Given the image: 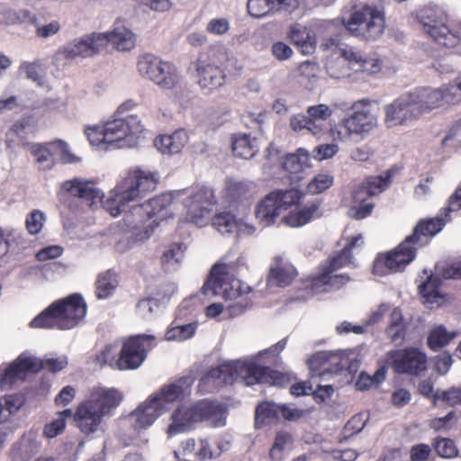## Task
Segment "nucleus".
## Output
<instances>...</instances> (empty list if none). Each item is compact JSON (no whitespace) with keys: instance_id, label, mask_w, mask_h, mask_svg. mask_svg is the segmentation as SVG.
<instances>
[{"instance_id":"nucleus-54","label":"nucleus","mask_w":461,"mask_h":461,"mask_svg":"<svg viewBox=\"0 0 461 461\" xmlns=\"http://www.w3.org/2000/svg\"><path fill=\"white\" fill-rule=\"evenodd\" d=\"M104 130V124L95 125L92 127H87L86 129V134L92 145H106V147L104 148L106 149L110 148L108 147V140H106V137L104 135L105 131Z\"/></svg>"},{"instance_id":"nucleus-56","label":"nucleus","mask_w":461,"mask_h":461,"mask_svg":"<svg viewBox=\"0 0 461 461\" xmlns=\"http://www.w3.org/2000/svg\"><path fill=\"white\" fill-rule=\"evenodd\" d=\"M207 57L209 63L221 65L229 59L227 49L220 44L212 45L208 49Z\"/></svg>"},{"instance_id":"nucleus-63","label":"nucleus","mask_w":461,"mask_h":461,"mask_svg":"<svg viewBox=\"0 0 461 461\" xmlns=\"http://www.w3.org/2000/svg\"><path fill=\"white\" fill-rule=\"evenodd\" d=\"M366 425V420L361 413L352 416L346 423L344 429L350 435L360 432Z\"/></svg>"},{"instance_id":"nucleus-19","label":"nucleus","mask_w":461,"mask_h":461,"mask_svg":"<svg viewBox=\"0 0 461 461\" xmlns=\"http://www.w3.org/2000/svg\"><path fill=\"white\" fill-rule=\"evenodd\" d=\"M172 203V196L170 194H162L158 196L149 199L146 203L136 204L131 207L133 215L142 216L147 213L146 221H151L147 225L148 228L154 230L155 228H166L168 212L165 211Z\"/></svg>"},{"instance_id":"nucleus-21","label":"nucleus","mask_w":461,"mask_h":461,"mask_svg":"<svg viewBox=\"0 0 461 461\" xmlns=\"http://www.w3.org/2000/svg\"><path fill=\"white\" fill-rule=\"evenodd\" d=\"M104 37L101 32H93L76 38L68 42L62 50L66 59L89 58L104 50Z\"/></svg>"},{"instance_id":"nucleus-5","label":"nucleus","mask_w":461,"mask_h":461,"mask_svg":"<svg viewBox=\"0 0 461 461\" xmlns=\"http://www.w3.org/2000/svg\"><path fill=\"white\" fill-rule=\"evenodd\" d=\"M154 340L152 335L130 336L122 340L119 353L113 345H106L97 355V361L121 371L135 370L145 361L148 350L152 347Z\"/></svg>"},{"instance_id":"nucleus-50","label":"nucleus","mask_w":461,"mask_h":461,"mask_svg":"<svg viewBox=\"0 0 461 461\" xmlns=\"http://www.w3.org/2000/svg\"><path fill=\"white\" fill-rule=\"evenodd\" d=\"M273 0H249L247 8L249 14L256 18L274 14Z\"/></svg>"},{"instance_id":"nucleus-3","label":"nucleus","mask_w":461,"mask_h":461,"mask_svg":"<svg viewBox=\"0 0 461 461\" xmlns=\"http://www.w3.org/2000/svg\"><path fill=\"white\" fill-rule=\"evenodd\" d=\"M205 295H221L225 300L233 301L227 306L230 316H238L252 306L249 293L240 288V281L230 273V265L218 262L211 268L209 276L202 287Z\"/></svg>"},{"instance_id":"nucleus-26","label":"nucleus","mask_w":461,"mask_h":461,"mask_svg":"<svg viewBox=\"0 0 461 461\" xmlns=\"http://www.w3.org/2000/svg\"><path fill=\"white\" fill-rule=\"evenodd\" d=\"M442 277L430 274L419 286V295L421 303L429 309L440 307L446 302V294L440 292Z\"/></svg>"},{"instance_id":"nucleus-29","label":"nucleus","mask_w":461,"mask_h":461,"mask_svg":"<svg viewBox=\"0 0 461 461\" xmlns=\"http://www.w3.org/2000/svg\"><path fill=\"white\" fill-rule=\"evenodd\" d=\"M37 357L20 355L0 375V388L3 390L7 385H11L21 375L28 372L37 374Z\"/></svg>"},{"instance_id":"nucleus-34","label":"nucleus","mask_w":461,"mask_h":461,"mask_svg":"<svg viewBox=\"0 0 461 461\" xmlns=\"http://www.w3.org/2000/svg\"><path fill=\"white\" fill-rule=\"evenodd\" d=\"M277 197V194L270 193L258 205L256 212L257 219L264 222L266 226L275 223L282 210L276 202Z\"/></svg>"},{"instance_id":"nucleus-36","label":"nucleus","mask_w":461,"mask_h":461,"mask_svg":"<svg viewBox=\"0 0 461 461\" xmlns=\"http://www.w3.org/2000/svg\"><path fill=\"white\" fill-rule=\"evenodd\" d=\"M293 437L289 432L278 431L269 449L268 457L270 461H284L286 450L293 446Z\"/></svg>"},{"instance_id":"nucleus-7","label":"nucleus","mask_w":461,"mask_h":461,"mask_svg":"<svg viewBox=\"0 0 461 461\" xmlns=\"http://www.w3.org/2000/svg\"><path fill=\"white\" fill-rule=\"evenodd\" d=\"M438 232H412L394 249L379 253L373 262V274L380 276L402 271L416 257L421 236L433 237Z\"/></svg>"},{"instance_id":"nucleus-42","label":"nucleus","mask_w":461,"mask_h":461,"mask_svg":"<svg viewBox=\"0 0 461 461\" xmlns=\"http://www.w3.org/2000/svg\"><path fill=\"white\" fill-rule=\"evenodd\" d=\"M24 404V398L19 394H6L0 398V423L15 413Z\"/></svg>"},{"instance_id":"nucleus-22","label":"nucleus","mask_w":461,"mask_h":461,"mask_svg":"<svg viewBox=\"0 0 461 461\" xmlns=\"http://www.w3.org/2000/svg\"><path fill=\"white\" fill-rule=\"evenodd\" d=\"M163 413L158 405L151 401V396L149 395L144 402L140 404L129 415L128 420L133 430L140 432L151 426Z\"/></svg>"},{"instance_id":"nucleus-52","label":"nucleus","mask_w":461,"mask_h":461,"mask_svg":"<svg viewBox=\"0 0 461 461\" xmlns=\"http://www.w3.org/2000/svg\"><path fill=\"white\" fill-rule=\"evenodd\" d=\"M37 365L38 373L45 369L50 373L56 374L63 370L68 366V360L65 357L46 359L37 358Z\"/></svg>"},{"instance_id":"nucleus-31","label":"nucleus","mask_w":461,"mask_h":461,"mask_svg":"<svg viewBox=\"0 0 461 461\" xmlns=\"http://www.w3.org/2000/svg\"><path fill=\"white\" fill-rule=\"evenodd\" d=\"M104 37V49L107 43L113 46L119 51H128L135 46V34L126 28L124 25L116 23L113 31L103 33Z\"/></svg>"},{"instance_id":"nucleus-39","label":"nucleus","mask_w":461,"mask_h":461,"mask_svg":"<svg viewBox=\"0 0 461 461\" xmlns=\"http://www.w3.org/2000/svg\"><path fill=\"white\" fill-rule=\"evenodd\" d=\"M318 210L319 205L317 203H313L297 212H292L282 217L281 221L286 227L298 228L310 221Z\"/></svg>"},{"instance_id":"nucleus-23","label":"nucleus","mask_w":461,"mask_h":461,"mask_svg":"<svg viewBox=\"0 0 461 461\" xmlns=\"http://www.w3.org/2000/svg\"><path fill=\"white\" fill-rule=\"evenodd\" d=\"M460 209L461 186L449 197L447 206L443 208L438 216L420 220L412 230H442L446 223L451 220L449 213Z\"/></svg>"},{"instance_id":"nucleus-58","label":"nucleus","mask_w":461,"mask_h":461,"mask_svg":"<svg viewBox=\"0 0 461 461\" xmlns=\"http://www.w3.org/2000/svg\"><path fill=\"white\" fill-rule=\"evenodd\" d=\"M46 221V215L40 210H32L26 217L28 230H41Z\"/></svg>"},{"instance_id":"nucleus-30","label":"nucleus","mask_w":461,"mask_h":461,"mask_svg":"<svg viewBox=\"0 0 461 461\" xmlns=\"http://www.w3.org/2000/svg\"><path fill=\"white\" fill-rule=\"evenodd\" d=\"M199 86L207 90H212L223 85L225 75L218 65L205 63L199 58L196 66Z\"/></svg>"},{"instance_id":"nucleus-57","label":"nucleus","mask_w":461,"mask_h":461,"mask_svg":"<svg viewBox=\"0 0 461 461\" xmlns=\"http://www.w3.org/2000/svg\"><path fill=\"white\" fill-rule=\"evenodd\" d=\"M431 455V447L425 443L416 444L410 449L411 461H428Z\"/></svg>"},{"instance_id":"nucleus-28","label":"nucleus","mask_w":461,"mask_h":461,"mask_svg":"<svg viewBox=\"0 0 461 461\" xmlns=\"http://www.w3.org/2000/svg\"><path fill=\"white\" fill-rule=\"evenodd\" d=\"M104 416L86 399L78 404L74 420L81 432L89 434L97 430Z\"/></svg>"},{"instance_id":"nucleus-24","label":"nucleus","mask_w":461,"mask_h":461,"mask_svg":"<svg viewBox=\"0 0 461 461\" xmlns=\"http://www.w3.org/2000/svg\"><path fill=\"white\" fill-rule=\"evenodd\" d=\"M122 399L123 395L118 389L96 386L92 388L86 400L104 417L117 408Z\"/></svg>"},{"instance_id":"nucleus-46","label":"nucleus","mask_w":461,"mask_h":461,"mask_svg":"<svg viewBox=\"0 0 461 461\" xmlns=\"http://www.w3.org/2000/svg\"><path fill=\"white\" fill-rule=\"evenodd\" d=\"M256 422L268 423L279 419L278 404L265 402L258 405L256 409Z\"/></svg>"},{"instance_id":"nucleus-53","label":"nucleus","mask_w":461,"mask_h":461,"mask_svg":"<svg viewBox=\"0 0 461 461\" xmlns=\"http://www.w3.org/2000/svg\"><path fill=\"white\" fill-rule=\"evenodd\" d=\"M333 183V177L328 174L317 175L307 185L308 193L320 194L327 190Z\"/></svg>"},{"instance_id":"nucleus-60","label":"nucleus","mask_w":461,"mask_h":461,"mask_svg":"<svg viewBox=\"0 0 461 461\" xmlns=\"http://www.w3.org/2000/svg\"><path fill=\"white\" fill-rule=\"evenodd\" d=\"M63 253V248L58 245L47 246L36 253V258L39 261H47L60 257Z\"/></svg>"},{"instance_id":"nucleus-61","label":"nucleus","mask_w":461,"mask_h":461,"mask_svg":"<svg viewBox=\"0 0 461 461\" xmlns=\"http://www.w3.org/2000/svg\"><path fill=\"white\" fill-rule=\"evenodd\" d=\"M271 53L277 60L284 61L292 57L293 50L283 41H277L272 45Z\"/></svg>"},{"instance_id":"nucleus-8","label":"nucleus","mask_w":461,"mask_h":461,"mask_svg":"<svg viewBox=\"0 0 461 461\" xmlns=\"http://www.w3.org/2000/svg\"><path fill=\"white\" fill-rule=\"evenodd\" d=\"M132 105L131 102L122 104L114 113L113 118L104 123V131L109 148H131L137 144V138L143 131L141 121L137 115L122 117L123 112L131 108Z\"/></svg>"},{"instance_id":"nucleus-44","label":"nucleus","mask_w":461,"mask_h":461,"mask_svg":"<svg viewBox=\"0 0 461 461\" xmlns=\"http://www.w3.org/2000/svg\"><path fill=\"white\" fill-rule=\"evenodd\" d=\"M432 447L438 456L452 459L458 456L459 451L456 442L449 438L438 437L433 439Z\"/></svg>"},{"instance_id":"nucleus-33","label":"nucleus","mask_w":461,"mask_h":461,"mask_svg":"<svg viewBox=\"0 0 461 461\" xmlns=\"http://www.w3.org/2000/svg\"><path fill=\"white\" fill-rule=\"evenodd\" d=\"M384 333L394 346H402L405 341L407 323L404 321L402 312L399 308H394L392 311L390 323L386 327Z\"/></svg>"},{"instance_id":"nucleus-15","label":"nucleus","mask_w":461,"mask_h":461,"mask_svg":"<svg viewBox=\"0 0 461 461\" xmlns=\"http://www.w3.org/2000/svg\"><path fill=\"white\" fill-rule=\"evenodd\" d=\"M387 360L397 374L418 375L427 369V355L413 347L390 350L387 353Z\"/></svg>"},{"instance_id":"nucleus-48","label":"nucleus","mask_w":461,"mask_h":461,"mask_svg":"<svg viewBox=\"0 0 461 461\" xmlns=\"http://www.w3.org/2000/svg\"><path fill=\"white\" fill-rule=\"evenodd\" d=\"M212 226L214 228H235L236 230H242L246 227L242 220H238L232 213L222 212L215 214L212 218Z\"/></svg>"},{"instance_id":"nucleus-4","label":"nucleus","mask_w":461,"mask_h":461,"mask_svg":"<svg viewBox=\"0 0 461 461\" xmlns=\"http://www.w3.org/2000/svg\"><path fill=\"white\" fill-rule=\"evenodd\" d=\"M86 303L79 294H73L50 304L30 322L33 329L70 330L86 314Z\"/></svg>"},{"instance_id":"nucleus-64","label":"nucleus","mask_w":461,"mask_h":461,"mask_svg":"<svg viewBox=\"0 0 461 461\" xmlns=\"http://www.w3.org/2000/svg\"><path fill=\"white\" fill-rule=\"evenodd\" d=\"M60 30V24L58 21H52L48 24H39L36 27V35L40 38L47 39L57 34Z\"/></svg>"},{"instance_id":"nucleus-10","label":"nucleus","mask_w":461,"mask_h":461,"mask_svg":"<svg viewBox=\"0 0 461 461\" xmlns=\"http://www.w3.org/2000/svg\"><path fill=\"white\" fill-rule=\"evenodd\" d=\"M343 24L349 33L366 41H376L385 28L384 14L376 9L364 7L343 17Z\"/></svg>"},{"instance_id":"nucleus-62","label":"nucleus","mask_w":461,"mask_h":461,"mask_svg":"<svg viewBox=\"0 0 461 461\" xmlns=\"http://www.w3.org/2000/svg\"><path fill=\"white\" fill-rule=\"evenodd\" d=\"M65 427L66 421L64 419L58 418L45 425L43 433L47 438H52L62 433L65 429Z\"/></svg>"},{"instance_id":"nucleus-43","label":"nucleus","mask_w":461,"mask_h":461,"mask_svg":"<svg viewBox=\"0 0 461 461\" xmlns=\"http://www.w3.org/2000/svg\"><path fill=\"white\" fill-rule=\"evenodd\" d=\"M197 323L178 324L176 321L171 323L170 328L166 331L167 340H185L194 336Z\"/></svg>"},{"instance_id":"nucleus-20","label":"nucleus","mask_w":461,"mask_h":461,"mask_svg":"<svg viewBox=\"0 0 461 461\" xmlns=\"http://www.w3.org/2000/svg\"><path fill=\"white\" fill-rule=\"evenodd\" d=\"M384 113V122L389 128L404 124L420 116L411 92L401 95L392 104L386 105Z\"/></svg>"},{"instance_id":"nucleus-14","label":"nucleus","mask_w":461,"mask_h":461,"mask_svg":"<svg viewBox=\"0 0 461 461\" xmlns=\"http://www.w3.org/2000/svg\"><path fill=\"white\" fill-rule=\"evenodd\" d=\"M216 203L213 190L209 186H200L192 189L183 200L186 209L185 221L203 228L205 218L209 213L208 206Z\"/></svg>"},{"instance_id":"nucleus-32","label":"nucleus","mask_w":461,"mask_h":461,"mask_svg":"<svg viewBox=\"0 0 461 461\" xmlns=\"http://www.w3.org/2000/svg\"><path fill=\"white\" fill-rule=\"evenodd\" d=\"M187 131L180 129L171 135H162L155 139V146L164 154H176L181 151L188 141Z\"/></svg>"},{"instance_id":"nucleus-2","label":"nucleus","mask_w":461,"mask_h":461,"mask_svg":"<svg viewBox=\"0 0 461 461\" xmlns=\"http://www.w3.org/2000/svg\"><path fill=\"white\" fill-rule=\"evenodd\" d=\"M268 377L273 380L274 384L279 386H285L293 380V377L288 374L274 371L270 367L258 365L252 360L239 359L225 362L211 368L200 379L199 388L206 393H212L238 381L249 386L265 383Z\"/></svg>"},{"instance_id":"nucleus-55","label":"nucleus","mask_w":461,"mask_h":461,"mask_svg":"<svg viewBox=\"0 0 461 461\" xmlns=\"http://www.w3.org/2000/svg\"><path fill=\"white\" fill-rule=\"evenodd\" d=\"M435 401L442 400L450 406H456L461 403V388L451 387L446 391L438 390L435 392Z\"/></svg>"},{"instance_id":"nucleus-38","label":"nucleus","mask_w":461,"mask_h":461,"mask_svg":"<svg viewBox=\"0 0 461 461\" xmlns=\"http://www.w3.org/2000/svg\"><path fill=\"white\" fill-rule=\"evenodd\" d=\"M457 333L455 331L448 332L443 325L436 326L429 333L427 339L428 347L431 350L437 351L449 344V342L454 339Z\"/></svg>"},{"instance_id":"nucleus-12","label":"nucleus","mask_w":461,"mask_h":461,"mask_svg":"<svg viewBox=\"0 0 461 461\" xmlns=\"http://www.w3.org/2000/svg\"><path fill=\"white\" fill-rule=\"evenodd\" d=\"M392 175L387 171L384 176H370L366 177L353 192V205L349 213L356 219H363L368 216L374 207L371 203H366L369 197L377 195L388 188L391 184Z\"/></svg>"},{"instance_id":"nucleus-45","label":"nucleus","mask_w":461,"mask_h":461,"mask_svg":"<svg viewBox=\"0 0 461 461\" xmlns=\"http://www.w3.org/2000/svg\"><path fill=\"white\" fill-rule=\"evenodd\" d=\"M187 247L183 242L173 243L161 256V264L164 268L178 264L183 259Z\"/></svg>"},{"instance_id":"nucleus-27","label":"nucleus","mask_w":461,"mask_h":461,"mask_svg":"<svg viewBox=\"0 0 461 461\" xmlns=\"http://www.w3.org/2000/svg\"><path fill=\"white\" fill-rule=\"evenodd\" d=\"M350 53H355V50L346 47L339 49L337 53L330 54L325 64L326 71L330 77L340 79L351 76L354 59Z\"/></svg>"},{"instance_id":"nucleus-16","label":"nucleus","mask_w":461,"mask_h":461,"mask_svg":"<svg viewBox=\"0 0 461 461\" xmlns=\"http://www.w3.org/2000/svg\"><path fill=\"white\" fill-rule=\"evenodd\" d=\"M365 244L361 234L350 237L344 247L329 257L327 261L320 266L321 272L316 277L319 282H325L330 275L343 267L355 266L353 253L360 250Z\"/></svg>"},{"instance_id":"nucleus-37","label":"nucleus","mask_w":461,"mask_h":461,"mask_svg":"<svg viewBox=\"0 0 461 461\" xmlns=\"http://www.w3.org/2000/svg\"><path fill=\"white\" fill-rule=\"evenodd\" d=\"M117 274L113 269H108L98 276L95 282V295L98 299H105L111 295L117 287Z\"/></svg>"},{"instance_id":"nucleus-17","label":"nucleus","mask_w":461,"mask_h":461,"mask_svg":"<svg viewBox=\"0 0 461 461\" xmlns=\"http://www.w3.org/2000/svg\"><path fill=\"white\" fill-rule=\"evenodd\" d=\"M193 382L190 376H181L173 382L167 383L150 395L151 401L165 412L169 410L170 405L182 402L191 395Z\"/></svg>"},{"instance_id":"nucleus-18","label":"nucleus","mask_w":461,"mask_h":461,"mask_svg":"<svg viewBox=\"0 0 461 461\" xmlns=\"http://www.w3.org/2000/svg\"><path fill=\"white\" fill-rule=\"evenodd\" d=\"M420 115L440 107L445 103L456 102L454 86H442L438 88L420 87L411 92Z\"/></svg>"},{"instance_id":"nucleus-25","label":"nucleus","mask_w":461,"mask_h":461,"mask_svg":"<svg viewBox=\"0 0 461 461\" xmlns=\"http://www.w3.org/2000/svg\"><path fill=\"white\" fill-rule=\"evenodd\" d=\"M298 276L296 268L281 256H276L269 267L267 284L269 286H289Z\"/></svg>"},{"instance_id":"nucleus-9","label":"nucleus","mask_w":461,"mask_h":461,"mask_svg":"<svg viewBox=\"0 0 461 461\" xmlns=\"http://www.w3.org/2000/svg\"><path fill=\"white\" fill-rule=\"evenodd\" d=\"M351 107L354 110L353 113L330 130L334 140H361L376 127V116L371 113L364 100L354 103Z\"/></svg>"},{"instance_id":"nucleus-13","label":"nucleus","mask_w":461,"mask_h":461,"mask_svg":"<svg viewBox=\"0 0 461 461\" xmlns=\"http://www.w3.org/2000/svg\"><path fill=\"white\" fill-rule=\"evenodd\" d=\"M137 67L141 77L152 81L161 88L172 89L179 81L176 67L154 55L141 56L138 60Z\"/></svg>"},{"instance_id":"nucleus-6","label":"nucleus","mask_w":461,"mask_h":461,"mask_svg":"<svg viewBox=\"0 0 461 461\" xmlns=\"http://www.w3.org/2000/svg\"><path fill=\"white\" fill-rule=\"evenodd\" d=\"M221 405L210 399L180 403L172 411L167 428L168 437L194 430L199 423L216 418Z\"/></svg>"},{"instance_id":"nucleus-47","label":"nucleus","mask_w":461,"mask_h":461,"mask_svg":"<svg viewBox=\"0 0 461 461\" xmlns=\"http://www.w3.org/2000/svg\"><path fill=\"white\" fill-rule=\"evenodd\" d=\"M30 151L42 169H50L54 165L53 156L48 147L41 144H30Z\"/></svg>"},{"instance_id":"nucleus-59","label":"nucleus","mask_w":461,"mask_h":461,"mask_svg":"<svg viewBox=\"0 0 461 461\" xmlns=\"http://www.w3.org/2000/svg\"><path fill=\"white\" fill-rule=\"evenodd\" d=\"M307 114L314 120L325 121L332 114V110L327 104H321L308 107Z\"/></svg>"},{"instance_id":"nucleus-51","label":"nucleus","mask_w":461,"mask_h":461,"mask_svg":"<svg viewBox=\"0 0 461 461\" xmlns=\"http://www.w3.org/2000/svg\"><path fill=\"white\" fill-rule=\"evenodd\" d=\"M272 194H277V203L282 210H286L289 206L296 203L302 197L299 190L291 188L288 190H276Z\"/></svg>"},{"instance_id":"nucleus-1","label":"nucleus","mask_w":461,"mask_h":461,"mask_svg":"<svg viewBox=\"0 0 461 461\" xmlns=\"http://www.w3.org/2000/svg\"><path fill=\"white\" fill-rule=\"evenodd\" d=\"M158 181L159 176L156 172L131 169L104 200L102 191L93 182L80 177L65 181L61 188L66 194L77 197L88 208L95 209L101 203L106 212L116 217L126 211L130 203L138 202L154 192Z\"/></svg>"},{"instance_id":"nucleus-41","label":"nucleus","mask_w":461,"mask_h":461,"mask_svg":"<svg viewBox=\"0 0 461 461\" xmlns=\"http://www.w3.org/2000/svg\"><path fill=\"white\" fill-rule=\"evenodd\" d=\"M309 154L303 149H299L295 154H289L285 158L283 167L291 174H297L307 167Z\"/></svg>"},{"instance_id":"nucleus-49","label":"nucleus","mask_w":461,"mask_h":461,"mask_svg":"<svg viewBox=\"0 0 461 461\" xmlns=\"http://www.w3.org/2000/svg\"><path fill=\"white\" fill-rule=\"evenodd\" d=\"M252 185L253 184L250 182L229 178L226 181V193L230 199L237 200L245 196Z\"/></svg>"},{"instance_id":"nucleus-40","label":"nucleus","mask_w":461,"mask_h":461,"mask_svg":"<svg viewBox=\"0 0 461 461\" xmlns=\"http://www.w3.org/2000/svg\"><path fill=\"white\" fill-rule=\"evenodd\" d=\"M349 55L353 56L352 71L355 74L366 73L372 75L381 70L380 61L376 59H363L362 55L357 50Z\"/></svg>"},{"instance_id":"nucleus-35","label":"nucleus","mask_w":461,"mask_h":461,"mask_svg":"<svg viewBox=\"0 0 461 461\" xmlns=\"http://www.w3.org/2000/svg\"><path fill=\"white\" fill-rule=\"evenodd\" d=\"M232 150L237 157L252 158L258 152V142L249 134L236 135L232 141Z\"/></svg>"},{"instance_id":"nucleus-11","label":"nucleus","mask_w":461,"mask_h":461,"mask_svg":"<svg viewBox=\"0 0 461 461\" xmlns=\"http://www.w3.org/2000/svg\"><path fill=\"white\" fill-rule=\"evenodd\" d=\"M416 18L423 32L438 44L453 48L459 43V37L447 27V16L441 8L424 7L417 12Z\"/></svg>"}]
</instances>
